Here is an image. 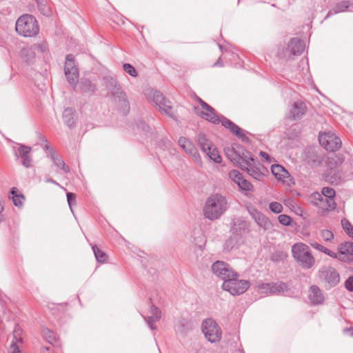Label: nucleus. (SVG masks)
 Instances as JSON below:
<instances>
[{"mask_svg": "<svg viewBox=\"0 0 353 353\" xmlns=\"http://www.w3.org/2000/svg\"><path fill=\"white\" fill-rule=\"evenodd\" d=\"M226 199L221 194H213L206 201L204 215L210 220L219 219L227 210Z\"/></svg>", "mask_w": 353, "mask_h": 353, "instance_id": "obj_1", "label": "nucleus"}, {"mask_svg": "<svg viewBox=\"0 0 353 353\" xmlns=\"http://www.w3.org/2000/svg\"><path fill=\"white\" fill-rule=\"evenodd\" d=\"M16 32L24 37L36 36L39 32V27L36 18L31 14H23L16 21Z\"/></svg>", "mask_w": 353, "mask_h": 353, "instance_id": "obj_2", "label": "nucleus"}, {"mask_svg": "<svg viewBox=\"0 0 353 353\" xmlns=\"http://www.w3.org/2000/svg\"><path fill=\"white\" fill-rule=\"evenodd\" d=\"M292 252L294 259L303 268L309 269L314 265L315 260L307 245L303 243H296L292 246Z\"/></svg>", "mask_w": 353, "mask_h": 353, "instance_id": "obj_3", "label": "nucleus"}, {"mask_svg": "<svg viewBox=\"0 0 353 353\" xmlns=\"http://www.w3.org/2000/svg\"><path fill=\"white\" fill-rule=\"evenodd\" d=\"M195 100L201 105V108L194 107L195 113L198 116L214 124H218L220 123L221 116H219L216 114L215 110L212 106L208 105L198 96L195 97Z\"/></svg>", "mask_w": 353, "mask_h": 353, "instance_id": "obj_4", "label": "nucleus"}, {"mask_svg": "<svg viewBox=\"0 0 353 353\" xmlns=\"http://www.w3.org/2000/svg\"><path fill=\"white\" fill-rule=\"evenodd\" d=\"M238 276H232L223 281V290L228 291L232 295H239L244 293L250 288V282L246 280H239Z\"/></svg>", "mask_w": 353, "mask_h": 353, "instance_id": "obj_5", "label": "nucleus"}, {"mask_svg": "<svg viewBox=\"0 0 353 353\" xmlns=\"http://www.w3.org/2000/svg\"><path fill=\"white\" fill-rule=\"evenodd\" d=\"M202 332L207 340L211 343L219 342L222 336L219 325L212 319L204 320L201 325Z\"/></svg>", "mask_w": 353, "mask_h": 353, "instance_id": "obj_6", "label": "nucleus"}, {"mask_svg": "<svg viewBox=\"0 0 353 353\" xmlns=\"http://www.w3.org/2000/svg\"><path fill=\"white\" fill-rule=\"evenodd\" d=\"M320 144L327 150L334 152L341 148L342 142L339 137L331 132L321 133L319 135Z\"/></svg>", "mask_w": 353, "mask_h": 353, "instance_id": "obj_7", "label": "nucleus"}, {"mask_svg": "<svg viewBox=\"0 0 353 353\" xmlns=\"http://www.w3.org/2000/svg\"><path fill=\"white\" fill-rule=\"evenodd\" d=\"M305 49L304 43L298 38H293L289 42L288 47L278 53L280 58L290 59L292 55H300Z\"/></svg>", "mask_w": 353, "mask_h": 353, "instance_id": "obj_8", "label": "nucleus"}, {"mask_svg": "<svg viewBox=\"0 0 353 353\" xmlns=\"http://www.w3.org/2000/svg\"><path fill=\"white\" fill-rule=\"evenodd\" d=\"M212 270L216 276L223 281L232 276H239V274L229 264L221 261H217L212 264Z\"/></svg>", "mask_w": 353, "mask_h": 353, "instance_id": "obj_9", "label": "nucleus"}, {"mask_svg": "<svg viewBox=\"0 0 353 353\" xmlns=\"http://www.w3.org/2000/svg\"><path fill=\"white\" fill-rule=\"evenodd\" d=\"M64 71L70 84L75 85L78 81L79 71L74 63V57L71 54L66 56Z\"/></svg>", "mask_w": 353, "mask_h": 353, "instance_id": "obj_10", "label": "nucleus"}, {"mask_svg": "<svg viewBox=\"0 0 353 353\" xmlns=\"http://www.w3.org/2000/svg\"><path fill=\"white\" fill-rule=\"evenodd\" d=\"M107 88L109 90L110 94L115 98H117L119 101L123 103V106L128 107V101L125 93L122 90L121 85L117 81L112 78H107Z\"/></svg>", "mask_w": 353, "mask_h": 353, "instance_id": "obj_11", "label": "nucleus"}, {"mask_svg": "<svg viewBox=\"0 0 353 353\" xmlns=\"http://www.w3.org/2000/svg\"><path fill=\"white\" fill-rule=\"evenodd\" d=\"M319 278L330 286L336 285L340 281V276L332 267H324L319 273Z\"/></svg>", "mask_w": 353, "mask_h": 353, "instance_id": "obj_12", "label": "nucleus"}, {"mask_svg": "<svg viewBox=\"0 0 353 353\" xmlns=\"http://www.w3.org/2000/svg\"><path fill=\"white\" fill-rule=\"evenodd\" d=\"M152 100L160 110L172 117L171 102L166 99L161 92L157 90L154 91L152 92Z\"/></svg>", "mask_w": 353, "mask_h": 353, "instance_id": "obj_13", "label": "nucleus"}, {"mask_svg": "<svg viewBox=\"0 0 353 353\" xmlns=\"http://www.w3.org/2000/svg\"><path fill=\"white\" fill-rule=\"evenodd\" d=\"M220 123H221L223 126L228 128L232 134H234L238 138L241 139L242 141L245 142H249L250 139L247 136L245 135V134L243 132V130L237 125L234 123L232 121L224 117L223 116H221Z\"/></svg>", "mask_w": 353, "mask_h": 353, "instance_id": "obj_14", "label": "nucleus"}, {"mask_svg": "<svg viewBox=\"0 0 353 353\" xmlns=\"http://www.w3.org/2000/svg\"><path fill=\"white\" fill-rule=\"evenodd\" d=\"M254 159L251 152L241 146L239 148L234 164H236L241 169L244 170L245 166L251 165L250 163Z\"/></svg>", "mask_w": 353, "mask_h": 353, "instance_id": "obj_15", "label": "nucleus"}, {"mask_svg": "<svg viewBox=\"0 0 353 353\" xmlns=\"http://www.w3.org/2000/svg\"><path fill=\"white\" fill-rule=\"evenodd\" d=\"M250 166H245L243 170H245L248 174L256 180L261 181L263 178L264 167L254 159L250 163Z\"/></svg>", "mask_w": 353, "mask_h": 353, "instance_id": "obj_16", "label": "nucleus"}, {"mask_svg": "<svg viewBox=\"0 0 353 353\" xmlns=\"http://www.w3.org/2000/svg\"><path fill=\"white\" fill-rule=\"evenodd\" d=\"M250 213L257 225L264 230H269L272 228L271 221L261 212L256 209H252L250 210Z\"/></svg>", "mask_w": 353, "mask_h": 353, "instance_id": "obj_17", "label": "nucleus"}, {"mask_svg": "<svg viewBox=\"0 0 353 353\" xmlns=\"http://www.w3.org/2000/svg\"><path fill=\"white\" fill-rule=\"evenodd\" d=\"M307 110L305 103L298 101L292 104L290 111V117L294 120H299L305 114Z\"/></svg>", "mask_w": 353, "mask_h": 353, "instance_id": "obj_18", "label": "nucleus"}, {"mask_svg": "<svg viewBox=\"0 0 353 353\" xmlns=\"http://www.w3.org/2000/svg\"><path fill=\"white\" fill-rule=\"evenodd\" d=\"M322 196L324 197L326 203V210H334L336 208V203L334 201L336 192L335 190L330 187H325L321 191Z\"/></svg>", "mask_w": 353, "mask_h": 353, "instance_id": "obj_19", "label": "nucleus"}, {"mask_svg": "<svg viewBox=\"0 0 353 353\" xmlns=\"http://www.w3.org/2000/svg\"><path fill=\"white\" fill-rule=\"evenodd\" d=\"M339 251L341 258L343 257L342 261H350L351 256H353V242H345L340 244Z\"/></svg>", "mask_w": 353, "mask_h": 353, "instance_id": "obj_20", "label": "nucleus"}, {"mask_svg": "<svg viewBox=\"0 0 353 353\" xmlns=\"http://www.w3.org/2000/svg\"><path fill=\"white\" fill-rule=\"evenodd\" d=\"M309 299L313 305L322 304L324 301V296L316 285H312L309 290Z\"/></svg>", "mask_w": 353, "mask_h": 353, "instance_id": "obj_21", "label": "nucleus"}, {"mask_svg": "<svg viewBox=\"0 0 353 353\" xmlns=\"http://www.w3.org/2000/svg\"><path fill=\"white\" fill-rule=\"evenodd\" d=\"M21 332V330L19 327L17 325L15 326L13 332L12 341L9 349V353H21L18 345V343H22V339L20 337Z\"/></svg>", "mask_w": 353, "mask_h": 353, "instance_id": "obj_22", "label": "nucleus"}, {"mask_svg": "<svg viewBox=\"0 0 353 353\" xmlns=\"http://www.w3.org/2000/svg\"><path fill=\"white\" fill-rule=\"evenodd\" d=\"M272 173L275 176V177L279 180L282 181L283 183L287 182V179L290 178V174L287 170H285L283 166L276 164L272 165L271 167Z\"/></svg>", "mask_w": 353, "mask_h": 353, "instance_id": "obj_23", "label": "nucleus"}, {"mask_svg": "<svg viewBox=\"0 0 353 353\" xmlns=\"http://www.w3.org/2000/svg\"><path fill=\"white\" fill-rule=\"evenodd\" d=\"M32 149L30 147L21 145L18 149V153L22 159V163L24 166L28 168L31 165L32 159L30 157V153Z\"/></svg>", "mask_w": 353, "mask_h": 353, "instance_id": "obj_24", "label": "nucleus"}, {"mask_svg": "<svg viewBox=\"0 0 353 353\" xmlns=\"http://www.w3.org/2000/svg\"><path fill=\"white\" fill-rule=\"evenodd\" d=\"M179 144L189 154L195 157L197 154V150L195 147L186 138L180 137L179 139Z\"/></svg>", "mask_w": 353, "mask_h": 353, "instance_id": "obj_25", "label": "nucleus"}, {"mask_svg": "<svg viewBox=\"0 0 353 353\" xmlns=\"http://www.w3.org/2000/svg\"><path fill=\"white\" fill-rule=\"evenodd\" d=\"M52 161L54 162V164L59 169L62 170L65 173H68L70 172V168L68 166L63 159L58 154L55 153L53 150H51V157Z\"/></svg>", "mask_w": 353, "mask_h": 353, "instance_id": "obj_26", "label": "nucleus"}, {"mask_svg": "<svg viewBox=\"0 0 353 353\" xmlns=\"http://www.w3.org/2000/svg\"><path fill=\"white\" fill-rule=\"evenodd\" d=\"M74 110L71 108H67L63 112V119L65 125L72 128L75 125V121L74 119Z\"/></svg>", "mask_w": 353, "mask_h": 353, "instance_id": "obj_27", "label": "nucleus"}, {"mask_svg": "<svg viewBox=\"0 0 353 353\" xmlns=\"http://www.w3.org/2000/svg\"><path fill=\"white\" fill-rule=\"evenodd\" d=\"M350 2L349 1H342L332 8L327 13L325 19L330 17V16L346 11L350 7Z\"/></svg>", "mask_w": 353, "mask_h": 353, "instance_id": "obj_28", "label": "nucleus"}, {"mask_svg": "<svg viewBox=\"0 0 353 353\" xmlns=\"http://www.w3.org/2000/svg\"><path fill=\"white\" fill-rule=\"evenodd\" d=\"M43 338L50 344L58 345L59 338L57 334L48 328H44L42 331Z\"/></svg>", "mask_w": 353, "mask_h": 353, "instance_id": "obj_29", "label": "nucleus"}, {"mask_svg": "<svg viewBox=\"0 0 353 353\" xmlns=\"http://www.w3.org/2000/svg\"><path fill=\"white\" fill-rule=\"evenodd\" d=\"M197 141L201 149L204 153H205L209 150H212V147L214 146L212 143L209 139H208L206 136L203 133L198 134Z\"/></svg>", "mask_w": 353, "mask_h": 353, "instance_id": "obj_30", "label": "nucleus"}, {"mask_svg": "<svg viewBox=\"0 0 353 353\" xmlns=\"http://www.w3.org/2000/svg\"><path fill=\"white\" fill-rule=\"evenodd\" d=\"M270 285L271 294L283 293L288 290L287 284L283 282L270 283Z\"/></svg>", "mask_w": 353, "mask_h": 353, "instance_id": "obj_31", "label": "nucleus"}, {"mask_svg": "<svg viewBox=\"0 0 353 353\" xmlns=\"http://www.w3.org/2000/svg\"><path fill=\"white\" fill-rule=\"evenodd\" d=\"M344 161V157L342 154H332L328 157V166L332 169L341 165Z\"/></svg>", "mask_w": 353, "mask_h": 353, "instance_id": "obj_32", "label": "nucleus"}, {"mask_svg": "<svg viewBox=\"0 0 353 353\" xmlns=\"http://www.w3.org/2000/svg\"><path fill=\"white\" fill-rule=\"evenodd\" d=\"M18 190L17 188H12L10 193L12 195V200L13 203L17 207H21L23 202L25 200V197L22 194H17Z\"/></svg>", "mask_w": 353, "mask_h": 353, "instance_id": "obj_33", "label": "nucleus"}, {"mask_svg": "<svg viewBox=\"0 0 353 353\" xmlns=\"http://www.w3.org/2000/svg\"><path fill=\"white\" fill-rule=\"evenodd\" d=\"M95 258L99 263H104L108 261V256L105 252L100 250L97 245L92 246Z\"/></svg>", "mask_w": 353, "mask_h": 353, "instance_id": "obj_34", "label": "nucleus"}, {"mask_svg": "<svg viewBox=\"0 0 353 353\" xmlns=\"http://www.w3.org/2000/svg\"><path fill=\"white\" fill-rule=\"evenodd\" d=\"M48 50V45L46 43L43 42L41 43H34L33 44L30 49H24L22 51L23 54H25V53H28L30 50L36 51L38 52L43 53Z\"/></svg>", "mask_w": 353, "mask_h": 353, "instance_id": "obj_35", "label": "nucleus"}, {"mask_svg": "<svg viewBox=\"0 0 353 353\" xmlns=\"http://www.w3.org/2000/svg\"><path fill=\"white\" fill-rule=\"evenodd\" d=\"M240 145H236L235 147L233 148H228L225 149V154L227 156V157L232 161L233 163H235L236 157H237V152L239 150V148L241 147Z\"/></svg>", "mask_w": 353, "mask_h": 353, "instance_id": "obj_36", "label": "nucleus"}, {"mask_svg": "<svg viewBox=\"0 0 353 353\" xmlns=\"http://www.w3.org/2000/svg\"><path fill=\"white\" fill-rule=\"evenodd\" d=\"M205 154L214 162H216V163L221 162V157L219 154V152L216 148H214V146L212 147V150H208Z\"/></svg>", "mask_w": 353, "mask_h": 353, "instance_id": "obj_37", "label": "nucleus"}, {"mask_svg": "<svg viewBox=\"0 0 353 353\" xmlns=\"http://www.w3.org/2000/svg\"><path fill=\"white\" fill-rule=\"evenodd\" d=\"M288 257V253L284 251H276L270 256L271 261L274 262H280L284 261Z\"/></svg>", "mask_w": 353, "mask_h": 353, "instance_id": "obj_38", "label": "nucleus"}, {"mask_svg": "<svg viewBox=\"0 0 353 353\" xmlns=\"http://www.w3.org/2000/svg\"><path fill=\"white\" fill-rule=\"evenodd\" d=\"M307 163L310 165H311L312 167H316V166H318L319 165H321V162H322V157L314 154V153H312L311 154L310 156H308L307 157Z\"/></svg>", "mask_w": 353, "mask_h": 353, "instance_id": "obj_39", "label": "nucleus"}, {"mask_svg": "<svg viewBox=\"0 0 353 353\" xmlns=\"http://www.w3.org/2000/svg\"><path fill=\"white\" fill-rule=\"evenodd\" d=\"M311 197L315 201H312L316 205H320L322 208H326V203L325 202L324 197L319 192H314L312 194Z\"/></svg>", "mask_w": 353, "mask_h": 353, "instance_id": "obj_40", "label": "nucleus"}, {"mask_svg": "<svg viewBox=\"0 0 353 353\" xmlns=\"http://www.w3.org/2000/svg\"><path fill=\"white\" fill-rule=\"evenodd\" d=\"M341 225L345 232L353 239V226L346 219L341 220Z\"/></svg>", "mask_w": 353, "mask_h": 353, "instance_id": "obj_41", "label": "nucleus"}, {"mask_svg": "<svg viewBox=\"0 0 353 353\" xmlns=\"http://www.w3.org/2000/svg\"><path fill=\"white\" fill-rule=\"evenodd\" d=\"M123 70L132 77H137L138 72L135 68L130 63H124L123 65Z\"/></svg>", "mask_w": 353, "mask_h": 353, "instance_id": "obj_42", "label": "nucleus"}, {"mask_svg": "<svg viewBox=\"0 0 353 353\" xmlns=\"http://www.w3.org/2000/svg\"><path fill=\"white\" fill-rule=\"evenodd\" d=\"M230 178L237 185L243 179L242 174L236 170H233L229 172Z\"/></svg>", "mask_w": 353, "mask_h": 353, "instance_id": "obj_43", "label": "nucleus"}, {"mask_svg": "<svg viewBox=\"0 0 353 353\" xmlns=\"http://www.w3.org/2000/svg\"><path fill=\"white\" fill-rule=\"evenodd\" d=\"M81 90L84 92H94V86L92 84V82L88 79H84L81 81Z\"/></svg>", "mask_w": 353, "mask_h": 353, "instance_id": "obj_44", "label": "nucleus"}, {"mask_svg": "<svg viewBox=\"0 0 353 353\" xmlns=\"http://www.w3.org/2000/svg\"><path fill=\"white\" fill-rule=\"evenodd\" d=\"M239 188L245 191H253V185L246 179H243L238 184Z\"/></svg>", "mask_w": 353, "mask_h": 353, "instance_id": "obj_45", "label": "nucleus"}, {"mask_svg": "<svg viewBox=\"0 0 353 353\" xmlns=\"http://www.w3.org/2000/svg\"><path fill=\"white\" fill-rule=\"evenodd\" d=\"M270 210L276 214H279L283 211V206L279 202H272L270 203L269 205Z\"/></svg>", "mask_w": 353, "mask_h": 353, "instance_id": "obj_46", "label": "nucleus"}, {"mask_svg": "<svg viewBox=\"0 0 353 353\" xmlns=\"http://www.w3.org/2000/svg\"><path fill=\"white\" fill-rule=\"evenodd\" d=\"M257 290L261 293L270 294V283H261L258 284Z\"/></svg>", "mask_w": 353, "mask_h": 353, "instance_id": "obj_47", "label": "nucleus"}, {"mask_svg": "<svg viewBox=\"0 0 353 353\" xmlns=\"http://www.w3.org/2000/svg\"><path fill=\"white\" fill-rule=\"evenodd\" d=\"M278 219L279 223L283 225H290L292 221L290 216L286 214L279 215Z\"/></svg>", "mask_w": 353, "mask_h": 353, "instance_id": "obj_48", "label": "nucleus"}, {"mask_svg": "<svg viewBox=\"0 0 353 353\" xmlns=\"http://www.w3.org/2000/svg\"><path fill=\"white\" fill-rule=\"evenodd\" d=\"M150 313L151 316H152V318H154V320H160L161 312L157 307L152 305L150 308Z\"/></svg>", "mask_w": 353, "mask_h": 353, "instance_id": "obj_49", "label": "nucleus"}, {"mask_svg": "<svg viewBox=\"0 0 353 353\" xmlns=\"http://www.w3.org/2000/svg\"><path fill=\"white\" fill-rule=\"evenodd\" d=\"M321 236L325 241H330L334 238V234L328 230H324L321 232Z\"/></svg>", "mask_w": 353, "mask_h": 353, "instance_id": "obj_50", "label": "nucleus"}, {"mask_svg": "<svg viewBox=\"0 0 353 353\" xmlns=\"http://www.w3.org/2000/svg\"><path fill=\"white\" fill-rule=\"evenodd\" d=\"M67 201L70 208L72 209V205H76V195L72 192H68L67 194Z\"/></svg>", "mask_w": 353, "mask_h": 353, "instance_id": "obj_51", "label": "nucleus"}, {"mask_svg": "<svg viewBox=\"0 0 353 353\" xmlns=\"http://www.w3.org/2000/svg\"><path fill=\"white\" fill-rule=\"evenodd\" d=\"M148 325L152 330H155L156 327L154 325L155 323L159 321V320H154V318H152V316H150L148 317H144Z\"/></svg>", "mask_w": 353, "mask_h": 353, "instance_id": "obj_52", "label": "nucleus"}, {"mask_svg": "<svg viewBox=\"0 0 353 353\" xmlns=\"http://www.w3.org/2000/svg\"><path fill=\"white\" fill-rule=\"evenodd\" d=\"M345 288L350 292H353V276H350L345 283Z\"/></svg>", "mask_w": 353, "mask_h": 353, "instance_id": "obj_53", "label": "nucleus"}, {"mask_svg": "<svg viewBox=\"0 0 353 353\" xmlns=\"http://www.w3.org/2000/svg\"><path fill=\"white\" fill-rule=\"evenodd\" d=\"M41 12L46 16H50L51 14L50 9L42 3L41 7H38Z\"/></svg>", "mask_w": 353, "mask_h": 353, "instance_id": "obj_54", "label": "nucleus"}, {"mask_svg": "<svg viewBox=\"0 0 353 353\" xmlns=\"http://www.w3.org/2000/svg\"><path fill=\"white\" fill-rule=\"evenodd\" d=\"M234 245V241L232 238L228 239L224 244V248L230 251Z\"/></svg>", "mask_w": 353, "mask_h": 353, "instance_id": "obj_55", "label": "nucleus"}, {"mask_svg": "<svg viewBox=\"0 0 353 353\" xmlns=\"http://www.w3.org/2000/svg\"><path fill=\"white\" fill-rule=\"evenodd\" d=\"M310 245L316 250H319L321 252H323V249H324V246H323L322 245L316 243V242H312V243H310Z\"/></svg>", "mask_w": 353, "mask_h": 353, "instance_id": "obj_56", "label": "nucleus"}, {"mask_svg": "<svg viewBox=\"0 0 353 353\" xmlns=\"http://www.w3.org/2000/svg\"><path fill=\"white\" fill-rule=\"evenodd\" d=\"M328 256L332 257V258H335V259H339L340 261H342V259L343 257L341 258V256H340V252L339 251V253H335L332 251L330 250V254H328Z\"/></svg>", "mask_w": 353, "mask_h": 353, "instance_id": "obj_57", "label": "nucleus"}, {"mask_svg": "<svg viewBox=\"0 0 353 353\" xmlns=\"http://www.w3.org/2000/svg\"><path fill=\"white\" fill-rule=\"evenodd\" d=\"M260 156L261 157L264 158L267 162H268V163L270 162V156L266 152H263V151L260 152Z\"/></svg>", "mask_w": 353, "mask_h": 353, "instance_id": "obj_58", "label": "nucleus"}, {"mask_svg": "<svg viewBox=\"0 0 353 353\" xmlns=\"http://www.w3.org/2000/svg\"><path fill=\"white\" fill-rule=\"evenodd\" d=\"M41 353H52V348L50 347H43L41 350Z\"/></svg>", "mask_w": 353, "mask_h": 353, "instance_id": "obj_59", "label": "nucleus"}, {"mask_svg": "<svg viewBox=\"0 0 353 353\" xmlns=\"http://www.w3.org/2000/svg\"><path fill=\"white\" fill-rule=\"evenodd\" d=\"M223 65L221 58H219L218 60L214 63V66H220L222 67Z\"/></svg>", "mask_w": 353, "mask_h": 353, "instance_id": "obj_60", "label": "nucleus"}, {"mask_svg": "<svg viewBox=\"0 0 353 353\" xmlns=\"http://www.w3.org/2000/svg\"><path fill=\"white\" fill-rule=\"evenodd\" d=\"M46 181L47 183H53V184L60 186V185L57 182H56L54 180H53L52 179H47Z\"/></svg>", "mask_w": 353, "mask_h": 353, "instance_id": "obj_61", "label": "nucleus"}, {"mask_svg": "<svg viewBox=\"0 0 353 353\" xmlns=\"http://www.w3.org/2000/svg\"><path fill=\"white\" fill-rule=\"evenodd\" d=\"M323 252L327 255L330 254V250L326 248H324Z\"/></svg>", "mask_w": 353, "mask_h": 353, "instance_id": "obj_62", "label": "nucleus"}, {"mask_svg": "<svg viewBox=\"0 0 353 353\" xmlns=\"http://www.w3.org/2000/svg\"><path fill=\"white\" fill-rule=\"evenodd\" d=\"M45 149L48 150L51 153V150H53L48 143L45 145Z\"/></svg>", "mask_w": 353, "mask_h": 353, "instance_id": "obj_63", "label": "nucleus"}, {"mask_svg": "<svg viewBox=\"0 0 353 353\" xmlns=\"http://www.w3.org/2000/svg\"><path fill=\"white\" fill-rule=\"evenodd\" d=\"M38 7H41L42 1L41 0H35Z\"/></svg>", "mask_w": 353, "mask_h": 353, "instance_id": "obj_64", "label": "nucleus"}]
</instances>
